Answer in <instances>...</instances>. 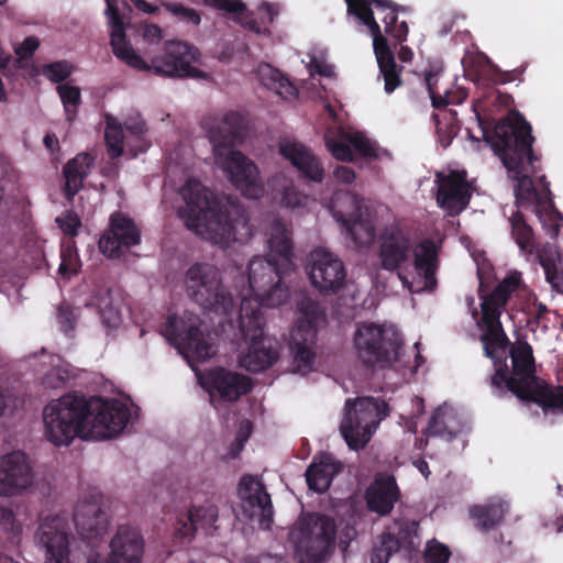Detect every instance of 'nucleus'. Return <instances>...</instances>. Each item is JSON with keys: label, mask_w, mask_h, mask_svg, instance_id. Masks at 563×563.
Segmentation results:
<instances>
[{"label": "nucleus", "mask_w": 563, "mask_h": 563, "mask_svg": "<svg viewBox=\"0 0 563 563\" xmlns=\"http://www.w3.org/2000/svg\"><path fill=\"white\" fill-rule=\"evenodd\" d=\"M496 155L507 169L508 177L516 181L514 187L516 206L540 205L541 197L532 176L539 170V157L534 154L531 124L520 113L500 120L492 133L484 132Z\"/></svg>", "instance_id": "obj_3"}, {"label": "nucleus", "mask_w": 563, "mask_h": 563, "mask_svg": "<svg viewBox=\"0 0 563 563\" xmlns=\"http://www.w3.org/2000/svg\"><path fill=\"white\" fill-rule=\"evenodd\" d=\"M556 258L561 263L560 254L554 256L550 249L542 247L541 250L537 251L538 263L544 271L547 282L550 283L552 286H555L558 284L560 277V272L556 265ZM561 275L563 279V267L561 268Z\"/></svg>", "instance_id": "obj_45"}, {"label": "nucleus", "mask_w": 563, "mask_h": 563, "mask_svg": "<svg viewBox=\"0 0 563 563\" xmlns=\"http://www.w3.org/2000/svg\"><path fill=\"white\" fill-rule=\"evenodd\" d=\"M56 223L63 233L70 238L76 236L79 228L81 227V220L78 214L69 210L57 217Z\"/></svg>", "instance_id": "obj_54"}, {"label": "nucleus", "mask_w": 563, "mask_h": 563, "mask_svg": "<svg viewBox=\"0 0 563 563\" xmlns=\"http://www.w3.org/2000/svg\"><path fill=\"white\" fill-rule=\"evenodd\" d=\"M234 22L243 26L244 29L254 32L256 34L264 33L258 22L253 18V13L246 9V13L234 16Z\"/></svg>", "instance_id": "obj_57"}, {"label": "nucleus", "mask_w": 563, "mask_h": 563, "mask_svg": "<svg viewBox=\"0 0 563 563\" xmlns=\"http://www.w3.org/2000/svg\"><path fill=\"white\" fill-rule=\"evenodd\" d=\"M300 316L297 319L292 330H301L308 340L317 339L318 322L322 317L320 306L317 301L309 297H303L297 305Z\"/></svg>", "instance_id": "obj_34"}, {"label": "nucleus", "mask_w": 563, "mask_h": 563, "mask_svg": "<svg viewBox=\"0 0 563 563\" xmlns=\"http://www.w3.org/2000/svg\"><path fill=\"white\" fill-rule=\"evenodd\" d=\"M353 344L363 366L387 368L400 360L404 341L393 329L375 322H363L356 328Z\"/></svg>", "instance_id": "obj_8"}, {"label": "nucleus", "mask_w": 563, "mask_h": 563, "mask_svg": "<svg viewBox=\"0 0 563 563\" xmlns=\"http://www.w3.org/2000/svg\"><path fill=\"white\" fill-rule=\"evenodd\" d=\"M509 221L511 224V236L519 249L526 254H533L536 251L534 233L523 214L517 211L509 218Z\"/></svg>", "instance_id": "obj_36"}, {"label": "nucleus", "mask_w": 563, "mask_h": 563, "mask_svg": "<svg viewBox=\"0 0 563 563\" xmlns=\"http://www.w3.org/2000/svg\"><path fill=\"white\" fill-rule=\"evenodd\" d=\"M522 71L518 69L503 71L487 59L478 66V70L474 74V80L481 81L482 79L487 78L494 85H505L518 79Z\"/></svg>", "instance_id": "obj_38"}, {"label": "nucleus", "mask_w": 563, "mask_h": 563, "mask_svg": "<svg viewBox=\"0 0 563 563\" xmlns=\"http://www.w3.org/2000/svg\"><path fill=\"white\" fill-rule=\"evenodd\" d=\"M79 260L74 242H64L60 247V264L58 273L63 276L75 275L78 272Z\"/></svg>", "instance_id": "obj_47"}, {"label": "nucleus", "mask_w": 563, "mask_h": 563, "mask_svg": "<svg viewBox=\"0 0 563 563\" xmlns=\"http://www.w3.org/2000/svg\"><path fill=\"white\" fill-rule=\"evenodd\" d=\"M332 205L334 219L353 242L362 244L374 239L375 227L363 198L351 191L336 192Z\"/></svg>", "instance_id": "obj_15"}, {"label": "nucleus", "mask_w": 563, "mask_h": 563, "mask_svg": "<svg viewBox=\"0 0 563 563\" xmlns=\"http://www.w3.org/2000/svg\"><path fill=\"white\" fill-rule=\"evenodd\" d=\"M317 339L308 340L301 330H292L290 333L289 349L292 354V365L296 372L307 374L313 367L314 353L312 347Z\"/></svg>", "instance_id": "obj_33"}, {"label": "nucleus", "mask_w": 563, "mask_h": 563, "mask_svg": "<svg viewBox=\"0 0 563 563\" xmlns=\"http://www.w3.org/2000/svg\"><path fill=\"white\" fill-rule=\"evenodd\" d=\"M199 316L185 311L181 316L169 314L161 329V334L188 361L205 362L216 354L211 338L201 327Z\"/></svg>", "instance_id": "obj_12"}, {"label": "nucleus", "mask_w": 563, "mask_h": 563, "mask_svg": "<svg viewBox=\"0 0 563 563\" xmlns=\"http://www.w3.org/2000/svg\"><path fill=\"white\" fill-rule=\"evenodd\" d=\"M451 556L449 547L435 540L427 543L424 551L426 563H446Z\"/></svg>", "instance_id": "obj_52"}, {"label": "nucleus", "mask_w": 563, "mask_h": 563, "mask_svg": "<svg viewBox=\"0 0 563 563\" xmlns=\"http://www.w3.org/2000/svg\"><path fill=\"white\" fill-rule=\"evenodd\" d=\"M268 250L266 257L255 256L247 265L250 294L242 296L240 308L245 301H253L255 314H263L262 307L282 306L289 297L284 278L294 266V244L291 231L280 218L269 225Z\"/></svg>", "instance_id": "obj_4"}, {"label": "nucleus", "mask_w": 563, "mask_h": 563, "mask_svg": "<svg viewBox=\"0 0 563 563\" xmlns=\"http://www.w3.org/2000/svg\"><path fill=\"white\" fill-rule=\"evenodd\" d=\"M106 15L110 25V45L114 56L126 66L139 71L153 73L161 77H206L203 71L191 65L197 59V49L181 41L166 42L163 52L153 56L151 62L147 63L135 52L126 38L124 22L117 0H106Z\"/></svg>", "instance_id": "obj_7"}, {"label": "nucleus", "mask_w": 563, "mask_h": 563, "mask_svg": "<svg viewBox=\"0 0 563 563\" xmlns=\"http://www.w3.org/2000/svg\"><path fill=\"white\" fill-rule=\"evenodd\" d=\"M253 301H245L239 310V328L249 343V349L240 358L246 371L260 373L275 364L279 357L277 343L264 335L265 318L255 314Z\"/></svg>", "instance_id": "obj_10"}, {"label": "nucleus", "mask_w": 563, "mask_h": 563, "mask_svg": "<svg viewBox=\"0 0 563 563\" xmlns=\"http://www.w3.org/2000/svg\"><path fill=\"white\" fill-rule=\"evenodd\" d=\"M35 538L45 549V563H141L144 553L142 536L125 525L119 526L110 541L109 562L97 550L70 553L67 521L58 515L43 519Z\"/></svg>", "instance_id": "obj_6"}, {"label": "nucleus", "mask_w": 563, "mask_h": 563, "mask_svg": "<svg viewBox=\"0 0 563 563\" xmlns=\"http://www.w3.org/2000/svg\"><path fill=\"white\" fill-rule=\"evenodd\" d=\"M123 139L121 125L108 122L104 131V141L111 158H119L123 154Z\"/></svg>", "instance_id": "obj_48"}, {"label": "nucleus", "mask_w": 563, "mask_h": 563, "mask_svg": "<svg viewBox=\"0 0 563 563\" xmlns=\"http://www.w3.org/2000/svg\"><path fill=\"white\" fill-rule=\"evenodd\" d=\"M172 11L181 20H186L194 25H198L201 21L200 14L195 9L186 8L181 4H174Z\"/></svg>", "instance_id": "obj_58"}, {"label": "nucleus", "mask_w": 563, "mask_h": 563, "mask_svg": "<svg viewBox=\"0 0 563 563\" xmlns=\"http://www.w3.org/2000/svg\"><path fill=\"white\" fill-rule=\"evenodd\" d=\"M130 411L119 400L87 398L69 393L49 401L43 410L45 437L56 446L69 445L75 438L106 440L120 434Z\"/></svg>", "instance_id": "obj_2"}, {"label": "nucleus", "mask_w": 563, "mask_h": 563, "mask_svg": "<svg viewBox=\"0 0 563 563\" xmlns=\"http://www.w3.org/2000/svg\"><path fill=\"white\" fill-rule=\"evenodd\" d=\"M185 286L189 298L205 310L228 314L234 308V298L223 285L221 271L214 264H192L186 272Z\"/></svg>", "instance_id": "obj_9"}, {"label": "nucleus", "mask_w": 563, "mask_h": 563, "mask_svg": "<svg viewBox=\"0 0 563 563\" xmlns=\"http://www.w3.org/2000/svg\"><path fill=\"white\" fill-rule=\"evenodd\" d=\"M95 166V156L89 153H79L67 162L63 168L65 177L64 194L68 200H73L82 188L85 179Z\"/></svg>", "instance_id": "obj_31"}, {"label": "nucleus", "mask_w": 563, "mask_h": 563, "mask_svg": "<svg viewBox=\"0 0 563 563\" xmlns=\"http://www.w3.org/2000/svg\"><path fill=\"white\" fill-rule=\"evenodd\" d=\"M346 141L362 157H376V151L373 143L362 133L356 132L346 134Z\"/></svg>", "instance_id": "obj_53"}, {"label": "nucleus", "mask_w": 563, "mask_h": 563, "mask_svg": "<svg viewBox=\"0 0 563 563\" xmlns=\"http://www.w3.org/2000/svg\"><path fill=\"white\" fill-rule=\"evenodd\" d=\"M69 378L68 371L62 367L52 368L44 377V385L48 388H63Z\"/></svg>", "instance_id": "obj_55"}, {"label": "nucleus", "mask_w": 563, "mask_h": 563, "mask_svg": "<svg viewBox=\"0 0 563 563\" xmlns=\"http://www.w3.org/2000/svg\"><path fill=\"white\" fill-rule=\"evenodd\" d=\"M203 385L211 397L218 395L223 401L233 402L252 390L253 382L243 374L216 367L206 373Z\"/></svg>", "instance_id": "obj_23"}, {"label": "nucleus", "mask_w": 563, "mask_h": 563, "mask_svg": "<svg viewBox=\"0 0 563 563\" xmlns=\"http://www.w3.org/2000/svg\"><path fill=\"white\" fill-rule=\"evenodd\" d=\"M400 498V490L393 475L377 474L365 490L366 507L380 517L389 515Z\"/></svg>", "instance_id": "obj_26"}, {"label": "nucleus", "mask_w": 563, "mask_h": 563, "mask_svg": "<svg viewBox=\"0 0 563 563\" xmlns=\"http://www.w3.org/2000/svg\"><path fill=\"white\" fill-rule=\"evenodd\" d=\"M56 91L64 107L65 115L68 122H74L78 109L81 104V90L77 86L68 82L57 85Z\"/></svg>", "instance_id": "obj_37"}, {"label": "nucleus", "mask_w": 563, "mask_h": 563, "mask_svg": "<svg viewBox=\"0 0 563 563\" xmlns=\"http://www.w3.org/2000/svg\"><path fill=\"white\" fill-rule=\"evenodd\" d=\"M278 151L297 169L301 178L313 183L323 180L324 169L321 161L305 144L296 141H282Z\"/></svg>", "instance_id": "obj_25"}, {"label": "nucleus", "mask_w": 563, "mask_h": 563, "mask_svg": "<svg viewBox=\"0 0 563 563\" xmlns=\"http://www.w3.org/2000/svg\"><path fill=\"white\" fill-rule=\"evenodd\" d=\"M141 231L134 221L124 213L117 211L110 217V227L99 240V249L110 258L123 255V249L140 244Z\"/></svg>", "instance_id": "obj_21"}, {"label": "nucleus", "mask_w": 563, "mask_h": 563, "mask_svg": "<svg viewBox=\"0 0 563 563\" xmlns=\"http://www.w3.org/2000/svg\"><path fill=\"white\" fill-rule=\"evenodd\" d=\"M308 274L312 286L323 295L336 294L346 278L343 262L323 249L310 253Z\"/></svg>", "instance_id": "obj_19"}, {"label": "nucleus", "mask_w": 563, "mask_h": 563, "mask_svg": "<svg viewBox=\"0 0 563 563\" xmlns=\"http://www.w3.org/2000/svg\"><path fill=\"white\" fill-rule=\"evenodd\" d=\"M349 14L356 16L369 30L373 37V48L384 78V89L391 93L401 86L400 69H398L394 53L391 52L387 38L382 34L380 26L374 18V12L367 8L363 0H345Z\"/></svg>", "instance_id": "obj_14"}, {"label": "nucleus", "mask_w": 563, "mask_h": 563, "mask_svg": "<svg viewBox=\"0 0 563 563\" xmlns=\"http://www.w3.org/2000/svg\"><path fill=\"white\" fill-rule=\"evenodd\" d=\"M218 517L219 510L214 504L206 503L205 505L192 506L186 516L177 519L176 533L183 538L192 537L198 529L209 533L211 529H217L214 523Z\"/></svg>", "instance_id": "obj_29"}, {"label": "nucleus", "mask_w": 563, "mask_h": 563, "mask_svg": "<svg viewBox=\"0 0 563 563\" xmlns=\"http://www.w3.org/2000/svg\"><path fill=\"white\" fill-rule=\"evenodd\" d=\"M309 489L317 493L325 492L331 484L330 466L323 463H312L306 471Z\"/></svg>", "instance_id": "obj_44"}, {"label": "nucleus", "mask_w": 563, "mask_h": 563, "mask_svg": "<svg viewBox=\"0 0 563 563\" xmlns=\"http://www.w3.org/2000/svg\"><path fill=\"white\" fill-rule=\"evenodd\" d=\"M462 430L463 423L456 412L451 407L444 405L439 406L432 412L423 434L452 442Z\"/></svg>", "instance_id": "obj_30"}, {"label": "nucleus", "mask_w": 563, "mask_h": 563, "mask_svg": "<svg viewBox=\"0 0 563 563\" xmlns=\"http://www.w3.org/2000/svg\"><path fill=\"white\" fill-rule=\"evenodd\" d=\"M426 86L428 88L433 108H441L448 104H460L467 98V91L465 89H457L456 91H450L446 88L441 92L438 88L439 74L428 73L424 78Z\"/></svg>", "instance_id": "obj_35"}, {"label": "nucleus", "mask_w": 563, "mask_h": 563, "mask_svg": "<svg viewBox=\"0 0 563 563\" xmlns=\"http://www.w3.org/2000/svg\"><path fill=\"white\" fill-rule=\"evenodd\" d=\"M335 521L325 515H303L290 529L288 541L299 556L320 563L332 550L335 541Z\"/></svg>", "instance_id": "obj_11"}, {"label": "nucleus", "mask_w": 563, "mask_h": 563, "mask_svg": "<svg viewBox=\"0 0 563 563\" xmlns=\"http://www.w3.org/2000/svg\"><path fill=\"white\" fill-rule=\"evenodd\" d=\"M245 130L246 121L242 114L236 111L225 113L218 125L211 130L216 159H220L223 148L240 143L245 136Z\"/></svg>", "instance_id": "obj_28"}, {"label": "nucleus", "mask_w": 563, "mask_h": 563, "mask_svg": "<svg viewBox=\"0 0 563 563\" xmlns=\"http://www.w3.org/2000/svg\"><path fill=\"white\" fill-rule=\"evenodd\" d=\"M509 506L501 500L490 501L483 505H475L470 508V517L475 521L476 527L487 532L498 527L508 512Z\"/></svg>", "instance_id": "obj_32"}, {"label": "nucleus", "mask_w": 563, "mask_h": 563, "mask_svg": "<svg viewBox=\"0 0 563 563\" xmlns=\"http://www.w3.org/2000/svg\"><path fill=\"white\" fill-rule=\"evenodd\" d=\"M102 499L99 493L90 494L75 507L73 519L78 534L86 543L85 552L96 550L98 540L108 532L109 516L102 509Z\"/></svg>", "instance_id": "obj_18"}, {"label": "nucleus", "mask_w": 563, "mask_h": 563, "mask_svg": "<svg viewBox=\"0 0 563 563\" xmlns=\"http://www.w3.org/2000/svg\"><path fill=\"white\" fill-rule=\"evenodd\" d=\"M277 185H280V202L287 208H296L301 203V196L283 174H276L268 180V186L273 190H277Z\"/></svg>", "instance_id": "obj_41"}, {"label": "nucleus", "mask_w": 563, "mask_h": 563, "mask_svg": "<svg viewBox=\"0 0 563 563\" xmlns=\"http://www.w3.org/2000/svg\"><path fill=\"white\" fill-rule=\"evenodd\" d=\"M206 4L224 14L234 16L246 13V4L241 0H205Z\"/></svg>", "instance_id": "obj_50"}, {"label": "nucleus", "mask_w": 563, "mask_h": 563, "mask_svg": "<svg viewBox=\"0 0 563 563\" xmlns=\"http://www.w3.org/2000/svg\"><path fill=\"white\" fill-rule=\"evenodd\" d=\"M333 174L338 180L344 184H352L356 177L354 169L347 166H338Z\"/></svg>", "instance_id": "obj_61"}, {"label": "nucleus", "mask_w": 563, "mask_h": 563, "mask_svg": "<svg viewBox=\"0 0 563 563\" xmlns=\"http://www.w3.org/2000/svg\"><path fill=\"white\" fill-rule=\"evenodd\" d=\"M238 495L250 508V517L258 516L261 527L269 529L274 511L265 485L254 475H243L239 483Z\"/></svg>", "instance_id": "obj_24"}, {"label": "nucleus", "mask_w": 563, "mask_h": 563, "mask_svg": "<svg viewBox=\"0 0 563 563\" xmlns=\"http://www.w3.org/2000/svg\"><path fill=\"white\" fill-rule=\"evenodd\" d=\"M400 542L398 538L389 532L379 537L378 543L373 548L371 563H388L390 556L398 552Z\"/></svg>", "instance_id": "obj_43"}, {"label": "nucleus", "mask_w": 563, "mask_h": 563, "mask_svg": "<svg viewBox=\"0 0 563 563\" xmlns=\"http://www.w3.org/2000/svg\"><path fill=\"white\" fill-rule=\"evenodd\" d=\"M533 211L545 233L551 239H556L560 234L561 223L563 221L562 213L554 208L553 203L549 206H541L540 203L533 208Z\"/></svg>", "instance_id": "obj_39"}, {"label": "nucleus", "mask_w": 563, "mask_h": 563, "mask_svg": "<svg viewBox=\"0 0 563 563\" xmlns=\"http://www.w3.org/2000/svg\"><path fill=\"white\" fill-rule=\"evenodd\" d=\"M185 206L178 211L187 229L203 239L227 247L231 242H244L252 236L249 218L244 211L229 212L218 209L213 194L199 180L188 179L180 189Z\"/></svg>", "instance_id": "obj_5"}, {"label": "nucleus", "mask_w": 563, "mask_h": 563, "mask_svg": "<svg viewBox=\"0 0 563 563\" xmlns=\"http://www.w3.org/2000/svg\"><path fill=\"white\" fill-rule=\"evenodd\" d=\"M244 563H286L284 558L280 555H274V554H262L258 556H247L244 560Z\"/></svg>", "instance_id": "obj_63"}, {"label": "nucleus", "mask_w": 563, "mask_h": 563, "mask_svg": "<svg viewBox=\"0 0 563 563\" xmlns=\"http://www.w3.org/2000/svg\"><path fill=\"white\" fill-rule=\"evenodd\" d=\"M267 75L264 69L261 70L262 79L265 86L269 89H274L278 95L285 97L297 96V88L290 82V80L284 76L278 69L266 66Z\"/></svg>", "instance_id": "obj_40"}, {"label": "nucleus", "mask_w": 563, "mask_h": 563, "mask_svg": "<svg viewBox=\"0 0 563 563\" xmlns=\"http://www.w3.org/2000/svg\"><path fill=\"white\" fill-rule=\"evenodd\" d=\"M388 416L387 404L374 397L349 398L340 431L352 450L363 449L371 440L379 422Z\"/></svg>", "instance_id": "obj_13"}, {"label": "nucleus", "mask_w": 563, "mask_h": 563, "mask_svg": "<svg viewBox=\"0 0 563 563\" xmlns=\"http://www.w3.org/2000/svg\"><path fill=\"white\" fill-rule=\"evenodd\" d=\"M143 38L148 43H157L162 38V29L156 24H147L143 29Z\"/></svg>", "instance_id": "obj_62"}, {"label": "nucleus", "mask_w": 563, "mask_h": 563, "mask_svg": "<svg viewBox=\"0 0 563 563\" xmlns=\"http://www.w3.org/2000/svg\"><path fill=\"white\" fill-rule=\"evenodd\" d=\"M400 542L398 538L389 532L379 537L378 543L373 548L371 563H388L390 556L398 552Z\"/></svg>", "instance_id": "obj_42"}, {"label": "nucleus", "mask_w": 563, "mask_h": 563, "mask_svg": "<svg viewBox=\"0 0 563 563\" xmlns=\"http://www.w3.org/2000/svg\"><path fill=\"white\" fill-rule=\"evenodd\" d=\"M325 145L329 152L339 161L342 162H352L353 161V152L351 144L346 141V134L344 135V140H336L333 137L325 139Z\"/></svg>", "instance_id": "obj_51"}, {"label": "nucleus", "mask_w": 563, "mask_h": 563, "mask_svg": "<svg viewBox=\"0 0 563 563\" xmlns=\"http://www.w3.org/2000/svg\"><path fill=\"white\" fill-rule=\"evenodd\" d=\"M101 317L103 319V322L109 328H115L120 323V317L117 311H112L111 309L109 311L103 310L101 311Z\"/></svg>", "instance_id": "obj_64"}, {"label": "nucleus", "mask_w": 563, "mask_h": 563, "mask_svg": "<svg viewBox=\"0 0 563 563\" xmlns=\"http://www.w3.org/2000/svg\"><path fill=\"white\" fill-rule=\"evenodd\" d=\"M388 35H390L394 40H396L399 44H402L407 41V36L409 33L408 24L402 22H397L389 32H386Z\"/></svg>", "instance_id": "obj_59"}, {"label": "nucleus", "mask_w": 563, "mask_h": 563, "mask_svg": "<svg viewBox=\"0 0 563 563\" xmlns=\"http://www.w3.org/2000/svg\"><path fill=\"white\" fill-rule=\"evenodd\" d=\"M439 254L440 250L431 239H423L416 246L413 245L412 264L418 276L424 280L422 290L433 291L438 286Z\"/></svg>", "instance_id": "obj_27"}, {"label": "nucleus", "mask_w": 563, "mask_h": 563, "mask_svg": "<svg viewBox=\"0 0 563 563\" xmlns=\"http://www.w3.org/2000/svg\"><path fill=\"white\" fill-rule=\"evenodd\" d=\"M455 112H450L449 114H444L443 120L446 121L445 124L441 121L439 114H433L432 118L435 123V130L439 136V142L442 145L443 148H446L450 146L453 137L457 133V125L453 123L455 120Z\"/></svg>", "instance_id": "obj_46"}, {"label": "nucleus", "mask_w": 563, "mask_h": 563, "mask_svg": "<svg viewBox=\"0 0 563 563\" xmlns=\"http://www.w3.org/2000/svg\"><path fill=\"white\" fill-rule=\"evenodd\" d=\"M413 245L410 232L398 224L386 227L378 238L377 256L380 268L389 273L396 272L406 285L409 282L400 271L409 264Z\"/></svg>", "instance_id": "obj_17"}, {"label": "nucleus", "mask_w": 563, "mask_h": 563, "mask_svg": "<svg viewBox=\"0 0 563 563\" xmlns=\"http://www.w3.org/2000/svg\"><path fill=\"white\" fill-rule=\"evenodd\" d=\"M40 45V41L35 36H27L24 41L15 48V54L22 58L27 59L33 56Z\"/></svg>", "instance_id": "obj_56"}, {"label": "nucleus", "mask_w": 563, "mask_h": 563, "mask_svg": "<svg viewBox=\"0 0 563 563\" xmlns=\"http://www.w3.org/2000/svg\"><path fill=\"white\" fill-rule=\"evenodd\" d=\"M74 67L67 60H58L49 64H44L42 74L52 82L62 85L73 74Z\"/></svg>", "instance_id": "obj_49"}, {"label": "nucleus", "mask_w": 563, "mask_h": 563, "mask_svg": "<svg viewBox=\"0 0 563 563\" xmlns=\"http://www.w3.org/2000/svg\"><path fill=\"white\" fill-rule=\"evenodd\" d=\"M437 203L450 216L464 211L471 201V187L465 170H451L448 175L437 174Z\"/></svg>", "instance_id": "obj_22"}, {"label": "nucleus", "mask_w": 563, "mask_h": 563, "mask_svg": "<svg viewBox=\"0 0 563 563\" xmlns=\"http://www.w3.org/2000/svg\"><path fill=\"white\" fill-rule=\"evenodd\" d=\"M33 468L29 456L22 451H12L0 457V496H16L32 486ZM0 523L13 527L14 514L0 505Z\"/></svg>", "instance_id": "obj_16"}, {"label": "nucleus", "mask_w": 563, "mask_h": 563, "mask_svg": "<svg viewBox=\"0 0 563 563\" xmlns=\"http://www.w3.org/2000/svg\"><path fill=\"white\" fill-rule=\"evenodd\" d=\"M520 283V275L514 272L499 282L492 292L485 294L482 286L478 290L482 322L486 328L481 334V342L485 356L493 361L495 369L490 376V387L497 397H504L509 391L520 400L532 401L543 408H562L563 393L554 391L536 376L531 345L526 341L510 345L501 324L500 317Z\"/></svg>", "instance_id": "obj_1"}, {"label": "nucleus", "mask_w": 563, "mask_h": 563, "mask_svg": "<svg viewBox=\"0 0 563 563\" xmlns=\"http://www.w3.org/2000/svg\"><path fill=\"white\" fill-rule=\"evenodd\" d=\"M258 11L262 14L261 20L263 24H272L277 15V10L269 2H263L258 7Z\"/></svg>", "instance_id": "obj_60"}, {"label": "nucleus", "mask_w": 563, "mask_h": 563, "mask_svg": "<svg viewBox=\"0 0 563 563\" xmlns=\"http://www.w3.org/2000/svg\"><path fill=\"white\" fill-rule=\"evenodd\" d=\"M216 161L221 164L232 185L244 197L260 199L264 195L265 188L260 177L258 168L243 153L231 150L223 161L222 156L219 161Z\"/></svg>", "instance_id": "obj_20"}]
</instances>
